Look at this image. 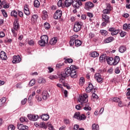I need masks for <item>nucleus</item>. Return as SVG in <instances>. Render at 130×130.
I'll return each mask as SVG.
<instances>
[{
	"label": "nucleus",
	"mask_w": 130,
	"mask_h": 130,
	"mask_svg": "<svg viewBox=\"0 0 130 130\" xmlns=\"http://www.w3.org/2000/svg\"><path fill=\"white\" fill-rule=\"evenodd\" d=\"M77 67L76 66L72 65L70 68H67L64 69V71L61 72L60 76L59 83H62L63 84L64 83V79L68 77L71 76V78H74V79L77 78Z\"/></svg>",
	"instance_id": "f257e3e1"
},
{
	"label": "nucleus",
	"mask_w": 130,
	"mask_h": 130,
	"mask_svg": "<svg viewBox=\"0 0 130 130\" xmlns=\"http://www.w3.org/2000/svg\"><path fill=\"white\" fill-rule=\"evenodd\" d=\"M78 37H79V36L74 35L70 38L71 40L69 42L70 46H73L74 44H75V46H76V47H79V46H81V45H82V43H83L82 41L79 40H76L77 38H78Z\"/></svg>",
	"instance_id": "f03ea898"
},
{
	"label": "nucleus",
	"mask_w": 130,
	"mask_h": 130,
	"mask_svg": "<svg viewBox=\"0 0 130 130\" xmlns=\"http://www.w3.org/2000/svg\"><path fill=\"white\" fill-rule=\"evenodd\" d=\"M78 101L80 102L82 106H84V104H85V107L84 108L90 107H89L90 105L87 103L88 102V94L87 93H84L83 95L80 96L78 99Z\"/></svg>",
	"instance_id": "7ed1b4c3"
},
{
	"label": "nucleus",
	"mask_w": 130,
	"mask_h": 130,
	"mask_svg": "<svg viewBox=\"0 0 130 130\" xmlns=\"http://www.w3.org/2000/svg\"><path fill=\"white\" fill-rule=\"evenodd\" d=\"M82 26H83V22L76 21L74 24L73 28L74 32H79V31H80Z\"/></svg>",
	"instance_id": "20e7f679"
},
{
	"label": "nucleus",
	"mask_w": 130,
	"mask_h": 130,
	"mask_svg": "<svg viewBox=\"0 0 130 130\" xmlns=\"http://www.w3.org/2000/svg\"><path fill=\"white\" fill-rule=\"evenodd\" d=\"M84 5V9L87 11H90V10H92V9H93V8H94V7L95 6L94 4H93L91 2H87L85 3Z\"/></svg>",
	"instance_id": "39448f33"
},
{
	"label": "nucleus",
	"mask_w": 130,
	"mask_h": 130,
	"mask_svg": "<svg viewBox=\"0 0 130 130\" xmlns=\"http://www.w3.org/2000/svg\"><path fill=\"white\" fill-rule=\"evenodd\" d=\"M61 16H62V11L60 10H57L55 12L53 18L55 20H58L61 18Z\"/></svg>",
	"instance_id": "423d86ee"
},
{
	"label": "nucleus",
	"mask_w": 130,
	"mask_h": 130,
	"mask_svg": "<svg viewBox=\"0 0 130 130\" xmlns=\"http://www.w3.org/2000/svg\"><path fill=\"white\" fill-rule=\"evenodd\" d=\"M108 31L111 32L112 36L117 35V34L120 32L119 29H116V28L114 27H110L108 29Z\"/></svg>",
	"instance_id": "0eeeda50"
},
{
	"label": "nucleus",
	"mask_w": 130,
	"mask_h": 130,
	"mask_svg": "<svg viewBox=\"0 0 130 130\" xmlns=\"http://www.w3.org/2000/svg\"><path fill=\"white\" fill-rule=\"evenodd\" d=\"M94 79L98 83H103V78L100 73H95L94 74Z\"/></svg>",
	"instance_id": "6e6552de"
},
{
	"label": "nucleus",
	"mask_w": 130,
	"mask_h": 130,
	"mask_svg": "<svg viewBox=\"0 0 130 130\" xmlns=\"http://www.w3.org/2000/svg\"><path fill=\"white\" fill-rule=\"evenodd\" d=\"M13 26L15 31H18L20 29V24H19V19L18 18L15 19Z\"/></svg>",
	"instance_id": "1a4fd4ad"
},
{
	"label": "nucleus",
	"mask_w": 130,
	"mask_h": 130,
	"mask_svg": "<svg viewBox=\"0 0 130 130\" xmlns=\"http://www.w3.org/2000/svg\"><path fill=\"white\" fill-rule=\"evenodd\" d=\"M106 60L108 64L114 66V59H113V57L106 56Z\"/></svg>",
	"instance_id": "9d476101"
},
{
	"label": "nucleus",
	"mask_w": 130,
	"mask_h": 130,
	"mask_svg": "<svg viewBox=\"0 0 130 130\" xmlns=\"http://www.w3.org/2000/svg\"><path fill=\"white\" fill-rule=\"evenodd\" d=\"M111 12V6L110 4H108L106 9L103 11V15H106V14H110Z\"/></svg>",
	"instance_id": "9b49d317"
},
{
	"label": "nucleus",
	"mask_w": 130,
	"mask_h": 130,
	"mask_svg": "<svg viewBox=\"0 0 130 130\" xmlns=\"http://www.w3.org/2000/svg\"><path fill=\"white\" fill-rule=\"evenodd\" d=\"M27 117L29 120H32L33 121H36L38 119V115H27Z\"/></svg>",
	"instance_id": "f8f14e48"
},
{
	"label": "nucleus",
	"mask_w": 130,
	"mask_h": 130,
	"mask_svg": "<svg viewBox=\"0 0 130 130\" xmlns=\"http://www.w3.org/2000/svg\"><path fill=\"white\" fill-rule=\"evenodd\" d=\"M17 128L18 130H28L29 129V127L27 125H23V124H18Z\"/></svg>",
	"instance_id": "ddd939ff"
},
{
	"label": "nucleus",
	"mask_w": 130,
	"mask_h": 130,
	"mask_svg": "<svg viewBox=\"0 0 130 130\" xmlns=\"http://www.w3.org/2000/svg\"><path fill=\"white\" fill-rule=\"evenodd\" d=\"M21 60V57L20 56H14L13 60L12 61L13 63H19Z\"/></svg>",
	"instance_id": "4468645a"
},
{
	"label": "nucleus",
	"mask_w": 130,
	"mask_h": 130,
	"mask_svg": "<svg viewBox=\"0 0 130 130\" xmlns=\"http://www.w3.org/2000/svg\"><path fill=\"white\" fill-rule=\"evenodd\" d=\"M24 13L26 16L30 15V10L29 9V5H25L24 6Z\"/></svg>",
	"instance_id": "2eb2a0df"
},
{
	"label": "nucleus",
	"mask_w": 130,
	"mask_h": 130,
	"mask_svg": "<svg viewBox=\"0 0 130 130\" xmlns=\"http://www.w3.org/2000/svg\"><path fill=\"white\" fill-rule=\"evenodd\" d=\"M0 57L3 60H7V59H8L7 54L3 51H2L0 53Z\"/></svg>",
	"instance_id": "dca6fc26"
},
{
	"label": "nucleus",
	"mask_w": 130,
	"mask_h": 130,
	"mask_svg": "<svg viewBox=\"0 0 130 130\" xmlns=\"http://www.w3.org/2000/svg\"><path fill=\"white\" fill-rule=\"evenodd\" d=\"M102 18H103L102 21L103 22H108V23H110V20H109L110 18L107 15H106V14H103L102 15Z\"/></svg>",
	"instance_id": "f3484780"
},
{
	"label": "nucleus",
	"mask_w": 130,
	"mask_h": 130,
	"mask_svg": "<svg viewBox=\"0 0 130 130\" xmlns=\"http://www.w3.org/2000/svg\"><path fill=\"white\" fill-rule=\"evenodd\" d=\"M93 89H94L93 84L91 82H89L88 84V86L86 88V92H87V93H90L92 90H93Z\"/></svg>",
	"instance_id": "a211bd4d"
},
{
	"label": "nucleus",
	"mask_w": 130,
	"mask_h": 130,
	"mask_svg": "<svg viewBox=\"0 0 130 130\" xmlns=\"http://www.w3.org/2000/svg\"><path fill=\"white\" fill-rule=\"evenodd\" d=\"M73 0H66L64 2V6L66 8H69V7H71L73 4Z\"/></svg>",
	"instance_id": "6ab92c4d"
},
{
	"label": "nucleus",
	"mask_w": 130,
	"mask_h": 130,
	"mask_svg": "<svg viewBox=\"0 0 130 130\" xmlns=\"http://www.w3.org/2000/svg\"><path fill=\"white\" fill-rule=\"evenodd\" d=\"M112 41H114V38L113 37H109L104 40L105 43H110Z\"/></svg>",
	"instance_id": "aec40b11"
},
{
	"label": "nucleus",
	"mask_w": 130,
	"mask_h": 130,
	"mask_svg": "<svg viewBox=\"0 0 130 130\" xmlns=\"http://www.w3.org/2000/svg\"><path fill=\"white\" fill-rule=\"evenodd\" d=\"M42 18L43 20H46V19L48 18V15L47 14V12L46 11H43Z\"/></svg>",
	"instance_id": "412c9836"
},
{
	"label": "nucleus",
	"mask_w": 130,
	"mask_h": 130,
	"mask_svg": "<svg viewBox=\"0 0 130 130\" xmlns=\"http://www.w3.org/2000/svg\"><path fill=\"white\" fill-rule=\"evenodd\" d=\"M119 51L121 53H123V52H125V51H126V47L123 45L120 46V47L119 48Z\"/></svg>",
	"instance_id": "4be33fe9"
},
{
	"label": "nucleus",
	"mask_w": 130,
	"mask_h": 130,
	"mask_svg": "<svg viewBox=\"0 0 130 130\" xmlns=\"http://www.w3.org/2000/svg\"><path fill=\"white\" fill-rule=\"evenodd\" d=\"M57 42V38H53L49 42L51 45H54Z\"/></svg>",
	"instance_id": "5701e85b"
},
{
	"label": "nucleus",
	"mask_w": 130,
	"mask_h": 130,
	"mask_svg": "<svg viewBox=\"0 0 130 130\" xmlns=\"http://www.w3.org/2000/svg\"><path fill=\"white\" fill-rule=\"evenodd\" d=\"M41 39L42 40V41H44L46 43H48V37L47 35H43L41 37Z\"/></svg>",
	"instance_id": "b1692460"
},
{
	"label": "nucleus",
	"mask_w": 130,
	"mask_h": 130,
	"mask_svg": "<svg viewBox=\"0 0 130 130\" xmlns=\"http://www.w3.org/2000/svg\"><path fill=\"white\" fill-rule=\"evenodd\" d=\"M120 60V58H119V56H116L114 59V66H116V64H118Z\"/></svg>",
	"instance_id": "393cba45"
},
{
	"label": "nucleus",
	"mask_w": 130,
	"mask_h": 130,
	"mask_svg": "<svg viewBox=\"0 0 130 130\" xmlns=\"http://www.w3.org/2000/svg\"><path fill=\"white\" fill-rule=\"evenodd\" d=\"M6 101H7V100L5 99V98H3L0 99V107H2V106L5 105Z\"/></svg>",
	"instance_id": "a878e982"
},
{
	"label": "nucleus",
	"mask_w": 130,
	"mask_h": 130,
	"mask_svg": "<svg viewBox=\"0 0 130 130\" xmlns=\"http://www.w3.org/2000/svg\"><path fill=\"white\" fill-rule=\"evenodd\" d=\"M34 6L35 8H39L40 7V2H39L38 0H35L34 2Z\"/></svg>",
	"instance_id": "bb28decb"
},
{
	"label": "nucleus",
	"mask_w": 130,
	"mask_h": 130,
	"mask_svg": "<svg viewBox=\"0 0 130 130\" xmlns=\"http://www.w3.org/2000/svg\"><path fill=\"white\" fill-rule=\"evenodd\" d=\"M41 118H42V119H43L45 121L48 120V119H49V115H48L47 114H44L42 115Z\"/></svg>",
	"instance_id": "cd10ccee"
},
{
	"label": "nucleus",
	"mask_w": 130,
	"mask_h": 130,
	"mask_svg": "<svg viewBox=\"0 0 130 130\" xmlns=\"http://www.w3.org/2000/svg\"><path fill=\"white\" fill-rule=\"evenodd\" d=\"M100 32L102 36H107L108 35V31L106 30L101 29Z\"/></svg>",
	"instance_id": "c85d7f7f"
},
{
	"label": "nucleus",
	"mask_w": 130,
	"mask_h": 130,
	"mask_svg": "<svg viewBox=\"0 0 130 130\" xmlns=\"http://www.w3.org/2000/svg\"><path fill=\"white\" fill-rule=\"evenodd\" d=\"M37 19H38V15H37V14H34L32 15L31 21L34 22V23L37 21Z\"/></svg>",
	"instance_id": "c756f323"
},
{
	"label": "nucleus",
	"mask_w": 130,
	"mask_h": 130,
	"mask_svg": "<svg viewBox=\"0 0 130 130\" xmlns=\"http://www.w3.org/2000/svg\"><path fill=\"white\" fill-rule=\"evenodd\" d=\"M48 92L46 91H44L42 93L43 99V100H46L47 99V95Z\"/></svg>",
	"instance_id": "7c9ffc66"
},
{
	"label": "nucleus",
	"mask_w": 130,
	"mask_h": 130,
	"mask_svg": "<svg viewBox=\"0 0 130 130\" xmlns=\"http://www.w3.org/2000/svg\"><path fill=\"white\" fill-rule=\"evenodd\" d=\"M65 63H72L74 60L72 58H64Z\"/></svg>",
	"instance_id": "2f4dec72"
},
{
	"label": "nucleus",
	"mask_w": 130,
	"mask_h": 130,
	"mask_svg": "<svg viewBox=\"0 0 130 130\" xmlns=\"http://www.w3.org/2000/svg\"><path fill=\"white\" fill-rule=\"evenodd\" d=\"M81 116V113L80 112H76L74 115V118H76L78 120H80V117Z\"/></svg>",
	"instance_id": "473e14b6"
},
{
	"label": "nucleus",
	"mask_w": 130,
	"mask_h": 130,
	"mask_svg": "<svg viewBox=\"0 0 130 130\" xmlns=\"http://www.w3.org/2000/svg\"><path fill=\"white\" fill-rule=\"evenodd\" d=\"M11 17H14V18H17L18 17V12L16 11H12L11 13Z\"/></svg>",
	"instance_id": "72a5a7b5"
},
{
	"label": "nucleus",
	"mask_w": 130,
	"mask_h": 130,
	"mask_svg": "<svg viewBox=\"0 0 130 130\" xmlns=\"http://www.w3.org/2000/svg\"><path fill=\"white\" fill-rule=\"evenodd\" d=\"M72 6L75 8V9H79V8H80L79 5H78L77 2L75 1H74V0L73 1Z\"/></svg>",
	"instance_id": "f704fd0d"
},
{
	"label": "nucleus",
	"mask_w": 130,
	"mask_h": 130,
	"mask_svg": "<svg viewBox=\"0 0 130 130\" xmlns=\"http://www.w3.org/2000/svg\"><path fill=\"white\" fill-rule=\"evenodd\" d=\"M63 66H64V63H63V62H62V63H58L56 65V69H57V70H58L59 69H61V67H63Z\"/></svg>",
	"instance_id": "c9c22d12"
},
{
	"label": "nucleus",
	"mask_w": 130,
	"mask_h": 130,
	"mask_svg": "<svg viewBox=\"0 0 130 130\" xmlns=\"http://www.w3.org/2000/svg\"><path fill=\"white\" fill-rule=\"evenodd\" d=\"M99 56V53H98L96 51H94L91 52V57H97V56Z\"/></svg>",
	"instance_id": "e433bc0d"
},
{
	"label": "nucleus",
	"mask_w": 130,
	"mask_h": 130,
	"mask_svg": "<svg viewBox=\"0 0 130 130\" xmlns=\"http://www.w3.org/2000/svg\"><path fill=\"white\" fill-rule=\"evenodd\" d=\"M103 60H104V61H105V60H106V56H105V55H102L100 57V62H103Z\"/></svg>",
	"instance_id": "4c0bfd02"
},
{
	"label": "nucleus",
	"mask_w": 130,
	"mask_h": 130,
	"mask_svg": "<svg viewBox=\"0 0 130 130\" xmlns=\"http://www.w3.org/2000/svg\"><path fill=\"white\" fill-rule=\"evenodd\" d=\"M40 127L44 128V129H46L47 128V127L45 125V123L44 122H42L40 123Z\"/></svg>",
	"instance_id": "58836bf2"
},
{
	"label": "nucleus",
	"mask_w": 130,
	"mask_h": 130,
	"mask_svg": "<svg viewBox=\"0 0 130 130\" xmlns=\"http://www.w3.org/2000/svg\"><path fill=\"white\" fill-rule=\"evenodd\" d=\"M92 130H99V125L96 124H93L91 126Z\"/></svg>",
	"instance_id": "ea45409f"
},
{
	"label": "nucleus",
	"mask_w": 130,
	"mask_h": 130,
	"mask_svg": "<svg viewBox=\"0 0 130 130\" xmlns=\"http://www.w3.org/2000/svg\"><path fill=\"white\" fill-rule=\"evenodd\" d=\"M20 121L21 122H28V119L25 117H21L20 118Z\"/></svg>",
	"instance_id": "a19ab883"
},
{
	"label": "nucleus",
	"mask_w": 130,
	"mask_h": 130,
	"mask_svg": "<svg viewBox=\"0 0 130 130\" xmlns=\"http://www.w3.org/2000/svg\"><path fill=\"white\" fill-rule=\"evenodd\" d=\"M36 83V81H35V79H32L29 83V86L32 87V86H34V85H35Z\"/></svg>",
	"instance_id": "79ce46f5"
},
{
	"label": "nucleus",
	"mask_w": 130,
	"mask_h": 130,
	"mask_svg": "<svg viewBox=\"0 0 130 130\" xmlns=\"http://www.w3.org/2000/svg\"><path fill=\"white\" fill-rule=\"evenodd\" d=\"M44 28L46 29V30H48L50 28V24L48 23V22H45L44 23Z\"/></svg>",
	"instance_id": "37998d69"
},
{
	"label": "nucleus",
	"mask_w": 130,
	"mask_h": 130,
	"mask_svg": "<svg viewBox=\"0 0 130 130\" xmlns=\"http://www.w3.org/2000/svg\"><path fill=\"white\" fill-rule=\"evenodd\" d=\"M46 80L44 79V78H40L38 80V83L39 84H44L45 83Z\"/></svg>",
	"instance_id": "c03bdc74"
},
{
	"label": "nucleus",
	"mask_w": 130,
	"mask_h": 130,
	"mask_svg": "<svg viewBox=\"0 0 130 130\" xmlns=\"http://www.w3.org/2000/svg\"><path fill=\"white\" fill-rule=\"evenodd\" d=\"M85 83V78L84 77L80 78L79 80V84L80 85H83Z\"/></svg>",
	"instance_id": "a18cd8bd"
},
{
	"label": "nucleus",
	"mask_w": 130,
	"mask_h": 130,
	"mask_svg": "<svg viewBox=\"0 0 130 130\" xmlns=\"http://www.w3.org/2000/svg\"><path fill=\"white\" fill-rule=\"evenodd\" d=\"M46 43L45 42H44V41H42V40H41L39 41V44L40 45V46H45V44Z\"/></svg>",
	"instance_id": "49530a36"
},
{
	"label": "nucleus",
	"mask_w": 130,
	"mask_h": 130,
	"mask_svg": "<svg viewBox=\"0 0 130 130\" xmlns=\"http://www.w3.org/2000/svg\"><path fill=\"white\" fill-rule=\"evenodd\" d=\"M86 118H87V117H86L85 116V115L82 114L80 115V117L79 120H85V119H86Z\"/></svg>",
	"instance_id": "de8ad7c7"
},
{
	"label": "nucleus",
	"mask_w": 130,
	"mask_h": 130,
	"mask_svg": "<svg viewBox=\"0 0 130 130\" xmlns=\"http://www.w3.org/2000/svg\"><path fill=\"white\" fill-rule=\"evenodd\" d=\"M12 41H13V40L12 39H9V38H6L5 40V43H12Z\"/></svg>",
	"instance_id": "09e8293b"
},
{
	"label": "nucleus",
	"mask_w": 130,
	"mask_h": 130,
	"mask_svg": "<svg viewBox=\"0 0 130 130\" xmlns=\"http://www.w3.org/2000/svg\"><path fill=\"white\" fill-rule=\"evenodd\" d=\"M112 100L114 102H119L120 101V99L118 98H112Z\"/></svg>",
	"instance_id": "8fccbe9b"
},
{
	"label": "nucleus",
	"mask_w": 130,
	"mask_h": 130,
	"mask_svg": "<svg viewBox=\"0 0 130 130\" xmlns=\"http://www.w3.org/2000/svg\"><path fill=\"white\" fill-rule=\"evenodd\" d=\"M1 12H2L4 17H5V18H7L8 17V14H7V12H6V10H2Z\"/></svg>",
	"instance_id": "3c124183"
},
{
	"label": "nucleus",
	"mask_w": 130,
	"mask_h": 130,
	"mask_svg": "<svg viewBox=\"0 0 130 130\" xmlns=\"http://www.w3.org/2000/svg\"><path fill=\"white\" fill-rule=\"evenodd\" d=\"M15 127L13 125H10L8 127V130H15Z\"/></svg>",
	"instance_id": "603ef678"
},
{
	"label": "nucleus",
	"mask_w": 130,
	"mask_h": 130,
	"mask_svg": "<svg viewBox=\"0 0 130 130\" xmlns=\"http://www.w3.org/2000/svg\"><path fill=\"white\" fill-rule=\"evenodd\" d=\"M126 35V32L125 31H121L120 33V36H121V37H124V36H125Z\"/></svg>",
	"instance_id": "864d4df0"
},
{
	"label": "nucleus",
	"mask_w": 130,
	"mask_h": 130,
	"mask_svg": "<svg viewBox=\"0 0 130 130\" xmlns=\"http://www.w3.org/2000/svg\"><path fill=\"white\" fill-rule=\"evenodd\" d=\"M57 5H58V7H62V6H63V4H62V1H59L57 3Z\"/></svg>",
	"instance_id": "5fc2aeb1"
},
{
	"label": "nucleus",
	"mask_w": 130,
	"mask_h": 130,
	"mask_svg": "<svg viewBox=\"0 0 130 130\" xmlns=\"http://www.w3.org/2000/svg\"><path fill=\"white\" fill-rule=\"evenodd\" d=\"M92 99H98V98H99V97H98V95H97V94H96L95 93H93L92 95Z\"/></svg>",
	"instance_id": "6e6d98bb"
},
{
	"label": "nucleus",
	"mask_w": 130,
	"mask_h": 130,
	"mask_svg": "<svg viewBox=\"0 0 130 130\" xmlns=\"http://www.w3.org/2000/svg\"><path fill=\"white\" fill-rule=\"evenodd\" d=\"M26 102H27V98H25L24 99L21 101L22 105H25Z\"/></svg>",
	"instance_id": "4d7b16f0"
},
{
	"label": "nucleus",
	"mask_w": 130,
	"mask_h": 130,
	"mask_svg": "<svg viewBox=\"0 0 130 130\" xmlns=\"http://www.w3.org/2000/svg\"><path fill=\"white\" fill-rule=\"evenodd\" d=\"M87 16L89 18H93V17H94V15L92 14V13L90 12H87Z\"/></svg>",
	"instance_id": "13d9d810"
},
{
	"label": "nucleus",
	"mask_w": 130,
	"mask_h": 130,
	"mask_svg": "<svg viewBox=\"0 0 130 130\" xmlns=\"http://www.w3.org/2000/svg\"><path fill=\"white\" fill-rule=\"evenodd\" d=\"M49 79H50V80H55V79H56V76H54V75H51L50 76H49Z\"/></svg>",
	"instance_id": "bf43d9fd"
},
{
	"label": "nucleus",
	"mask_w": 130,
	"mask_h": 130,
	"mask_svg": "<svg viewBox=\"0 0 130 130\" xmlns=\"http://www.w3.org/2000/svg\"><path fill=\"white\" fill-rule=\"evenodd\" d=\"M5 36H6L5 32L4 31H0V38H3Z\"/></svg>",
	"instance_id": "052dcab7"
},
{
	"label": "nucleus",
	"mask_w": 130,
	"mask_h": 130,
	"mask_svg": "<svg viewBox=\"0 0 130 130\" xmlns=\"http://www.w3.org/2000/svg\"><path fill=\"white\" fill-rule=\"evenodd\" d=\"M17 89H22V85H21V83H18L16 84Z\"/></svg>",
	"instance_id": "680f3d73"
},
{
	"label": "nucleus",
	"mask_w": 130,
	"mask_h": 130,
	"mask_svg": "<svg viewBox=\"0 0 130 130\" xmlns=\"http://www.w3.org/2000/svg\"><path fill=\"white\" fill-rule=\"evenodd\" d=\"M28 44L29 45H31V46H33V45H34V41L32 40L28 41Z\"/></svg>",
	"instance_id": "e2e57ef3"
},
{
	"label": "nucleus",
	"mask_w": 130,
	"mask_h": 130,
	"mask_svg": "<svg viewBox=\"0 0 130 130\" xmlns=\"http://www.w3.org/2000/svg\"><path fill=\"white\" fill-rule=\"evenodd\" d=\"M115 74H119V73H120V70H119V68L118 67L116 68L115 69Z\"/></svg>",
	"instance_id": "0e129e2a"
},
{
	"label": "nucleus",
	"mask_w": 130,
	"mask_h": 130,
	"mask_svg": "<svg viewBox=\"0 0 130 130\" xmlns=\"http://www.w3.org/2000/svg\"><path fill=\"white\" fill-rule=\"evenodd\" d=\"M36 99H37V101L39 102L42 101V99L41 98V97L39 96V95H37L36 96Z\"/></svg>",
	"instance_id": "69168bd1"
},
{
	"label": "nucleus",
	"mask_w": 130,
	"mask_h": 130,
	"mask_svg": "<svg viewBox=\"0 0 130 130\" xmlns=\"http://www.w3.org/2000/svg\"><path fill=\"white\" fill-rule=\"evenodd\" d=\"M63 121H64V123H65V124H69L70 123V120L69 119H64Z\"/></svg>",
	"instance_id": "338daca9"
},
{
	"label": "nucleus",
	"mask_w": 130,
	"mask_h": 130,
	"mask_svg": "<svg viewBox=\"0 0 130 130\" xmlns=\"http://www.w3.org/2000/svg\"><path fill=\"white\" fill-rule=\"evenodd\" d=\"M108 23H109V22H106V21H103L102 23V26L103 27H106V25H107V24H108Z\"/></svg>",
	"instance_id": "774afa93"
}]
</instances>
